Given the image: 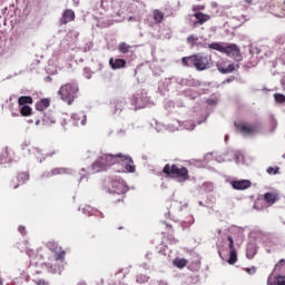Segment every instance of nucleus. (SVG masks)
<instances>
[{"label":"nucleus","instance_id":"nucleus-1","mask_svg":"<svg viewBox=\"0 0 285 285\" xmlns=\"http://www.w3.org/2000/svg\"><path fill=\"white\" fill-rule=\"evenodd\" d=\"M115 164H119L124 166L125 169H118L117 173H135V161L130 156H126L122 154H104L98 157L97 160L91 165L89 173L90 175H97V173H104V170H108L110 166H115Z\"/></svg>","mask_w":285,"mask_h":285},{"label":"nucleus","instance_id":"nucleus-2","mask_svg":"<svg viewBox=\"0 0 285 285\" xmlns=\"http://www.w3.org/2000/svg\"><path fill=\"white\" fill-rule=\"evenodd\" d=\"M163 173L167 177H170V179H176L180 184L190 179L188 168L177 164H166L163 168Z\"/></svg>","mask_w":285,"mask_h":285},{"label":"nucleus","instance_id":"nucleus-3","mask_svg":"<svg viewBox=\"0 0 285 285\" xmlns=\"http://www.w3.org/2000/svg\"><path fill=\"white\" fill-rule=\"evenodd\" d=\"M104 189L110 195H126L128 193V185L124 178L114 177L105 180Z\"/></svg>","mask_w":285,"mask_h":285},{"label":"nucleus","instance_id":"nucleus-4","mask_svg":"<svg viewBox=\"0 0 285 285\" xmlns=\"http://www.w3.org/2000/svg\"><path fill=\"white\" fill-rule=\"evenodd\" d=\"M77 92H79V86L77 82H67L58 90L60 99L68 104V106H72L75 102V99H77Z\"/></svg>","mask_w":285,"mask_h":285},{"label":"nucleus","instance_id":"nucleus-5","mask_svg":"<svg viewBox=\"0 0 285 285\" xmlns=\"http://www.w3.org/2000/svg\"><path fill=\"white\" fill-rule=\"evenodd\" d=\"M234 126L237 132L244 135V137H250V135H257L259 132V124H248L246 121H236Z\"/></svg>","mask_w":285,"mask_h":285},{"label":"nucleus","instance_id":"nucleus-6","mask_svg":"<svg viewBox=\"0 0 285 285\" xmlns=\"http://www.w3.org/2000/svg\"><path fill=\"white\" fill-rule=\"evenodd\" d=\"M195 61V69L198 70V72L208 70L213 66V59L204 53H196Z\"/></svg>","mask_w":285,"mask_h":285},{"label":"nucleus","instance_id":"nucleus-7","mask_svg":"<svg viewBox=\"0 0 285 285\" xmlns=\"http://www.w3.org/2000/svg\"><path fill=\"white\" fill-rule=\"evenodd\" d=\"M30 181V173L20 171L17 174L16 178L11 179L9 183V188L17 190L19 186H23V184Z\"/></svg>","mask_w":285,"mask_h":285},{"label":"nucleus","instance_id":"nucleus-8","mask_svg":"<svg viewBox=\"0 0 285 285\" xmlns=\"http://www.w3.org/2000/svg\"><path fill=\"white\" fill-rule=\"evenodd\" d=\"M223 52L227 57H233V59H235V61H242V59H243L242 51L239 50L237 45H228L227 47H225Z\"/></svg>","mask_w":285,"mask_h":285},{"label":"nucleus","instance_id":"nucleus-9","mask_svg":"<svg viewBox=\"0 0 285 285\" xmlns=\"http://www.w3.org/2000/svg\"><path fill=\"white\" fill-rule=\"evenodd\" d=\"M26 254L28 255V257H30L31 262H36V264L37 262H41V259L46 258L42 248L35 250L32 248L27 247Z\"/></svg>","mask_w":285,"mask_h":285},{"label":"nucleus","instance_id":"nucleus-10","mask_svg":"<svg viewBox=\"0 0 285 285\" xmlns=\"http://www.w3.org/2000/svg\"><path fill=\"white\" fill-rule=\"evenodd\" d=\"M264 202L267 203L269 206H273L274 204H277L279 202L281 196L277 191H267L263 196Z\"/></svg>","mask_w":285,"mask_h":285},{"label":"nucleus","instance_id":"nucleus-11","mask_svg":"<svg viewBox=\"0 0 285 285\" xmlns=\"http://www.w3.org/2000/svg\"><path fill=\"white\" fill-rule=\"evenodd\" d=\"M232 184V188H234V190H246L247 188H250V186H253V183H250V180H234L230 183Z\"/></svg>","mask_w":285,"mask_h":285},{"label":"nucleus","instance_id":"nucleus-12","mask_svg":"<svg viewBox=\"0 0 285 285\" xmlns=\"http://www.w3.org/2000/svg\"><path fill=\"white\" fill-rule=\"evenodd\" d=\"M194 17L197 19V21L194 22V26H204V23L210 21V14L204 13L202 11L194 13Z\"/></svg>","mask_w":285,"mask_h":285},{"label":"nucleus","instance_id":"nucleus-13","mask_svg":"<svg viewBox=\"0 0 285 285\" xmlns=\"http://www.w3.org/2000/svg\"><path fill=\"white\" fill-rule=\"evenodd\" d=\"M71 119L75 124V126H86L88 118L86 117V114L83 112H76L72 114Z\"/></svg>","mask_w":285,"mask_h":285},{"label":"nucleus","instance_id":"nucleus-14","mask_svg":"<svg viewBox=\"0 0 285 285\" xmlns=\"http://www.w3.org/2000/svg\"><path fill=\"white\" fill-rule=\"evenodd\" d=\"M70 21H75V11L72 9H66L60 19V23L66 26L67 23H70Z\"/></svg>","mask_w":285,"mask_h":285},{"label":"nucleus","instance_id":"nucleus-15","mask_svg":"<svg viewBox=\"0 0 285 285\" xmlns=\"http://www.w3.org/2000/svg\"><path fill=\"white\" fill-rule=\"evenodd\" d=\"M197 59V53L195 55H191V56H188V57H183L181 58V65L185 67V68H190L194 66H196V60Z\"/></svg>","mask_w":285,"mask_h":285},{"label":"nucleus","instance_id":"nucleus-16","mask_svg":"<svg viewBox=\"0 0 285 285\" xmlns=\"http://www.w3.org/2000/svg\"><path fill=\"white\" fill-rule=\"evenodd\" d=\"M109 66H111L112 70H119L121 68H126V61L120 58H118V59L110 58Z\"/></svg>","mask_w":285,"mask_h":285},{"label":"nucleus","instance_id":"nucleus-17","mask_svg":"<svg viewBox=\"0 0 285 285\" xmlns=\"http://www.w3.org/2000/svg\"><path fill=\"white\" fill-rule=\"evenodd\" d=\"M52 252L55 253L56 262H63L66 259V250L63 248L56 246Z\"/></svg>","mask_w":285,"mask_h":285},{"label":"nucleus","instance_id":"nucleus-18","mask_svg":"<svg viewBox=\"0 0 285 285\" xmlns=\"http://www.w3.org/2000/svg\"><path fill=\"white\" fill-rule=\"evenodd\" d=\"M47 108H50V99L48 98L40 99L36 104V109H38L40 112H43V110H46Z\"/></svg>","mask_w":285,"mask_h":285},{"label":"nucleus","instance_id":"nucleus-19","mask_svg":"<svg viewBox=\"0 0 285 285\" xmlns=\"http://www.w3.org/2000/svg\"><path fill=\"white\" fill-rule=\"evenodd\" d=\"M216 68L218 71H220L222 75H228L230 72H235V65H228L227 68H224L222 63H217Z\"/></svg>","mask_w":285,"mask_h":285},{"label":"nucleus","instance_id":"nucleus-20","mask_svg":"<svg viewBox=\"0 0 285 285\" xmlns=\"http://www.w3.org/2000/svg\"><path fill=\"white\" fill-rule=\"evenodd\" d=\"M153 19L155 21V23H163L164 21V12L159 9H155L153 11Z\"/></svg>","mask_w":285,"mask_h":285},{"label":"nucleus","instance_id":"nucleus-21","mask_svg":"<svg viewBox=\"0 0 285 285\" xmlns=\"http://www.w3.org/2000/svg\"><path fill=\"white\" fill-rule=\"evenodd\" d=\"M36 157L39 159V161H43L46 157H52V154L47 153L45 149L36 148Z\"/></svg>","mask_w":285,"mask_h":285},{"label":"nucleus","instance_id":"nucleus-22","mask_svg":"<svg viewBox=\"0 0 285 285\" xmlns=\"http://www.w3.org/2000/svg\"><path fill=\"white\" fill-rule=\"evenodd\" d=\"M267 284L268 285H285V276H277V277H275L274 281L272 277H269L267 279Z\"/></svg>","mask_w":285,"mask_h":285},{"label":"nucleus","instance_id":"nucleus-23","mask_svg":"<svg viewBox=\"0 0 285 285\" xmlns=\"http://www.w3.org/2000/svg\"><path fill=\"white\" fill-rule=\"evenodd\" d=\"M33 100L30 96H21L18 98V106L32 105Z\"/></svg>","mask_w":285,"mask_h":285},{"label":"nucleus","instance_id":"nucleus-24","mask_svg":"<svg viewBox=\"0 0 285 285\" xmlns=\"http://www.w3.org/2000/svg\"><path fill=\"white\" fill-rule=\"evenodd\" d=\"M173 264L176 268H186V266H188V261L186 258H176Z\"/></svg>","mask_w":285,"mask_h":285},{"label":"nucleus","instance_id":"nucleus-25","mask_svg":"<svg viewBox=\"0 0 285 285\" xmlns=\"http://www.w3.org/2000/svg\"><path fill=\"white\" fill-rule=\"evenodd\" d=\"M130 48L132 47L126 42H120L118 45V51L121 52V55H128V52H130Z\"/></svg>","mask_w":285,"mask_h":285},{"label":"nucleus","instance_id":"nucleus-26","mask_svg":"<svg viewBox=\"0 0 285 285\" xmlns=\"http://www.w3.org/2000/svg\"><path fill=\"white\" fill-rule=\"evenodd\" d=\"M20 115L22 117H30V115H32V108L28 105H23L21 108H20Z\"/></svg>","mask_w":285,"mask_h":285},{"label":"nucleus","instance_id":"nucleus-27","mask_svg":"<svg viewBox=\"0 0 285 285\" xmlns=\"http://www.w3.org/2000/svg\"><path fill=\"white\" fill-rule=\"evenodd\" d=\"M247 259H253V257H255V255H257V247H255V245H249L247 247Z\"/></svg>","mask_w":285,"mask_h":285},{"label":"nucleus","instance_id":"nucleus-28","mask_svg":"<svg viewBox=\"0 0 285 285\" xmlns=\"http://www.w3.org/2000/svg\"><path fill=\"white\" fill-rule=\"evenodd\" d=\"M228 264H232V265L237 264V250L236 249L229 250Z\"/></svg>","mask_w":285,"mask_h":285},{"label":"nucleus","instance_id":"nucleus-29","mask_svg":"<svg viewBox=\"0 0 285 285\" xmlns=\"http://www.w3.org/2000/svg\"><path fill=\"white\" fill-rule=\"evenodd\" d=\"M210 48V50H217L218 52H224L225 48L224 46H222L219 42H213L208 46Z\"/></svg>","mask_w":285,"mask_h":285},{"label":"nucleus","instance_id":"nucleus-30","mask_svg":"<svg viewBox=\"0 0 285 285\" xmlns=\"http://www.w3.org/2000/svg\"><path fill=\"white\" fill-rule=\"evenodd\" d=\"M148 279H150V277H148L146 274H139L136 277L137 284H146Z\"/></svg>","mask_w":285,"mask_h":285},{"label":"nucleus","instance_id":"nucleus-31","mask_svg":"<svg viewBox=\"0 0 285 285\" xmlns=\"http://www.w3.org/2000/svg\"><path fill=\"white\" fill-rule=\"evenodd\" d=\"M274 99H275L276 104H285L284 94H274Z\"/></svg>","mask_w":285,"mask_h":285},{"label":"nucleus","instance_id":"nucleus-32","mask_svg":"<svg viewBox=\"0 0 285 285\" xmlns=\"http://www.w3.org/2000/svg\"><path fill=\"white\" fill-rule=\"evenodd\" d=\"M8 151H4L1 154V157H0V164H10V161H12V159H7L8 158Z\"/></svg>","mask_w":285,"mask_h":285},{"label":"nucleus","instance_id":"nucleus-33","mask_svg":"<svg viewBox=\"0 0 285 285\" xmlns=\"http://www.w3.org/2000/svg\"><path fill=\"white\" fill-rule=\"evenodd\" d=\"M52 175H66L68 174V169L66 168H55L51 170Z\"/></svg>","mask_w":285,"mask_h":285},{"label":"nucleus","instance_id":"nucleus-34","mask_svg":"<svg viewBox=\"0 0 285 285\" xmlns=\"http://www.w3.org/2000/svg\"><path fill=\"white\" fill-rule=\"evenodd\" d=\"M197 41H199V38L193 36V35L188 36V38H187V43H190V46H193V47L197 43Z\"/></svg>","mask_w":285,"mask_h":285},{"label":"nucleus","instance_id":"nucleus-35","mask_svg":"<svg viewBox=\"0 0 285 285\" xmlns=\"http://www.w3.org/2000/svg\"><path fill=\"white\" fill-rule=\"evenodd\" d=\"M32 282L36 285H50V283L43 278H33Z\"/></svg>","mask_w":285,"mask_h":285},{"label":"nucleus","instance_id":"nucleus-36","mask_svg":"<svg viewBox=\"0 0 285 285\" xmlns=\"http://www.w3.org/2000/svg\"><path fill=\"white\" fill-rule=\"evenodd\" d=\"M266 173L268 175H279V167H275V168L274 167H268Z\"/></svg>","mask_w":285,"mask_h":285},{"label":"nucleus","instance_id":"nucleus-37","mask_svg":"<svg viewBox=\"0 0 285 285\" xmlns=\"http://www.w3.org/2000/svg\"><path fill=\"white\" fill-rule=\"evenodd\" d=\"M193 12H202V10H206V6L204 4H196L191 8Z\"/></svg>","mask_w":285,"mask_h":285},{"label":"nucleus","instance_id":"nucleus-38","mask_svg":"<svg viewBox=\"0 0 285 285\" xmlns=\"http://www.w3.org/2000/svg\"><path fill=\"white\" fill-rule=\"evenodd\" d=\"M245 273H247L248 275H255V273H257V267H246Z\"/></svg>","mask_w":285,"mask_h":285},{"label":"nucleus","instance_id":"nucleus-39","mask_svg":"<svg viewBox=\"0 0 285 285\" xmlns=\"http://www.w3.org/2000/svg\"><path fill=\"white\" fill-rule=\"evenodd\" d=\"M227 239L229 242V249L235 250V240H233V236H228Z\"/></svg>","mask_w":285,"mask_h":285},{"label":"nucleus","instance_id":"nucleus-40","mask_svg":"<svg viewBox=\"0 0 285 285\" xmlns=\"http://www.w3.org/2000/svg\"><path fill=\"white\" fill-rule=\"evenodd\" d=\"M18 232L20 233V235L26 236V235H27L26 226L20 225V226L18 227Z\"/></svg>","mask_w":285,"mask_h":285},{"label":"nucleus","instance_id":"nucleus-41","mask_svg":"<svg viewBox=\"0 0 285 285\" xmlns=\"http://www.w3.org/2000/svg\"><path fill=\"white\" fill-rule=\"evenodd\" d=\"M281 266H285V259H281V261L276 264L274 271H277V268H281Z\"/></svg>","mask_w":285,"mask_h":285},{"label":"nucleus","instance_id":"nucleus-42","mask_svg":"<svg viewBox=\"0 0 285 285\" xmlns=\"http://www.w3.org/2000/svg\"><path fill=\"white\" fill-rule=\"evenodd\" d=\"M42 121L43 124H48V116H43Z\"/></svg>","mask_w":285,"mask_h":285},{"label":"nucleus","instance_id":"nucleus-43","mask_svg":"<svg viewBox=\"0 0 285 285\" xmlns=\"http://www.w3.org/2000/svg\"><path fill=\"white\" fill-rule=\"evenodd\" d=\"M245 3H247L248 6H253V0H245Z\"/></svg>","mask_w":285,"mask_h":285},{"label":"nucleus","instance_id":"nucleus-44","mask_svg":"<svg viewBox=\"0 0 285 285\" xmlns=\"http://www.w3.org/2000/svg\"><path fill=\"white\" fill-rule=\"evenodd\" d=\"M98 217H100V219H104V213L98 212Z\"/></svg>","mask_w":285,"mask_h":285},{"label":"nucleus","instance_id":"nucleus-45","mask_svg":"<svg viewBox=\"0 0 285 285\" xmlns=\"http://www.w3.org/2000/svg\"><path fill=\"white\" fill-rule=\"evenodd\" d=\"M0 285H3V279L0 278Z\"/></svg>","mask_w":285,"mask_h":285},{"label":"nucleus","instance_id":"nucleus-46","mask_svg":"<svg viewBox=\"0 0 285 285\" xmlns=\"http://www.w3.org/2000/svg\"><path fill=\"white\" fill-rule=\"evenodd\" d=\"M36 124H37V126H39V120Z\"/></svg>","mask_w":285,"mask_h":285},{"label":"nucleus","instance_id":"nucleus-47","mask_svg":"<svg viewBox=\"0 0 285 285\" xmlns=\"http://www.w3.org/2000/svg\"><path fill=\"white\" fill-rule=\"evenodd\" d=\"M236 68H239V65H237Z\"/></svg>","mask_w":285,"mask_h":285},{"label":"nucleus","instance_id":"nucleus-48","mask_svg":"<svg viewBox=\"0 0 285 285\" xmlns=\"http://www.w3.org/2000/svg\"><path fill=\"white\" fill-rule=\"evenodd\" d=\"M284 6H285V0H284Z\"/></svg>","mask_w":285,"mask_h":285}]
</instances>
